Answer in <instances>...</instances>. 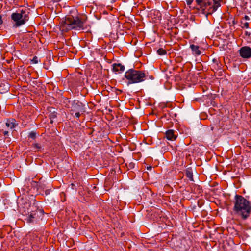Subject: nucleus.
I'll use <instances>...</instances> for the list:
<instances>
[{
  "mask_svg": "<svg viewBox=\"0 0 251 251\" xmlns=\"http://www.w3.org/2000/svg\"><path fill=\"white\" fill-rule=\"evenodd\" d=\"M87 18L86 16L82 17L69 16L63 19L60 22V28L62 31H67L72 29L76 30H88L89 25L86 22Z\"/></svg>",
  "mask_w": 251,
  "mask_h": 251,
  "instance_id": "1",
  "label": "nucleus"
},
{
  "mask_svg": "<svg viewBox=\"0 0 251 251\" xmlns=\"http://www.w3.org/2000/svg\"><path fill=\"white\" fill-rule=\"evenodd\" d=\"M233 204V211L241 219L246 220L251 216V204L242 196L236 194Z\"/></svg>",
  "mask_w": 251,
  "mask_h": 251,
  "instance_id": "2",
  "label": "nucleus"
},
{
  "mask_svg": "<svg viewBox=\"0 0 251 251\" xmlns=\"http://www.w3.org/2000/svg\"><path fill=\"white\" fill-rule=\"evenodd\" d=\"M19 207L22 214L26 216L25 220L28 223L37 222L40 216L43 215V210L39 209L35 200L32 204L26 202L23 206H19Z\"/></svg>",
  "mask_w": 251,
  "mask_h": 251,
  "instance_id": "3",
  "label": "nucleus"
},
{
  "mask_svg": "<svg viewBox=\"0 0 251 251\" xmlns=\"http://www.w3.org/2000/svg\"><path fill=\"white\" fill-rule=\"evenodd\" d=\"M223 0H196L206 16L215 12L220 7Z\"/></svg>",
  "mask_w": 251,
  "mask_h": 251,
  "instance_id": "4",
  "label": "nucleus"
},
{
  "mask_svg": "<svg viewBox=\"0 0 251 251\" xmlns=\"http://www.w3.org/2000/svg\"><path fill=\"white\" fill-rule=\"evenodd\" d=\"M124 76L127 81V85H129L143 82L147 76L145 71L131 69L125 72Z\"/></svg>",
  "mask_w": 251,
  "mask_h": 251,
  "instance_id": "5",
  "label": "nucleus"
},
{
  "mask_svg": "<svg viewBox=\"0 0 251 251\" xmlns=\"http://www.w3.org/2000/svg\"><path fill=\"white\" fill-rule=\"evenodd\" d=\"M28 14L26 9H19L12 13L11 19L14 23L13 27H18L25 25L29 20Z\"/></svg>",
  "mask_w": 251,
  "mask_h": 251,
  "instance_id": "6",
  "label": "nucleus"
},
{
  "mask_svg": "<svg viewBox=\"0 0 251 251\" xmlns=\"http://www.w3.org/2000/svg\"><path fill=\"white\" fill-rule=\"evenodd\" d=\"M240 56L244 58L251 57V48L248 46L241 47L239 50Z\"/></svg>",
  "mask_w": 251,
  "mask_h": 251,
  "instance_id": "7",
  "label": "nucleus"
},
{
  "mask_svg": "<svg viewBox=\"0 0 251 251\" xmlns=\"http://www.w3.org/2000/svg\"><path fill=\"white\" fill-rule=\"evenodd\" d=\"M83 107V104L81 102L77 100H75L72 103L71 111L72 112L82 111Z\"/></svg>",
  "mask_w": 251,
  "mask_h": 251,
  "instance_id": "8",
  "label": "nucleus"
},
{
  "mask_svg": "<svg viewBox=\"0 0 251 251\" xmlns=\"http://www.w3.org/2000/svg\"><path fill=\"white\" fill-rule=\"evenodd\" d=\"M165 136L168 140L174 141L177 138V135L175 134L174 130H168L165 132Z\"/></svg>",
  "mask_w": 251,
  "mask_h": 251,
  "instance_id": "9",
  "label": "nucleus"
},
{
  "mask_svg": "<svg viewBox=\"0 0 251 251\" xmlns=\"http://www.w3.org/2000/svg\"><path fill=\"white\" fill-rule=\"evenodd\" d=\"M112 70L115 73H121L125 70V66L120 63H114L112 65Z\"/></svg>",
  "mask_w": 251,
  "mask_h": 251,
  "instance_id": "10",
  "label": "nucleus"
},
{
  "mask_svg": "<svg viewBox=\"0 0 251 251\" xmlns=\"http://www.w3.org/2000/svg\"><path fill=\"white\" fill-rule=\"evenodd\" d=\"M17 125L18 124L16 123V120L14 119H8L6 123V126L10 129L15 128Z\"/></svg>",
  "mask_w": 251,
  "mask_h": 251,
  "instance_id": "11",
  "label": "nucleus"
},
{
  "mask_svg": "<svg viewBox=\"0 0 251 251\" xmlns=\"http://www.w3.org/2000/svg\"><path fill=\"white\" fill-rule=\"evenodd\" d=\"M191 191L196 194H199L202 192L201 187L196 184H193L191 187Z\"/></svg>",
  "mask_w": 251,
  "mask_h": 251,
  "instance_id": "12",
  "label": "nucleus"
},
{
  "mask_svg": "<svg viewBox=\"0 0 251 251\" xmlns=\"http://www.w3.org/2000/svg\"><path fill=\"white\" fill-rule=\"evenodd\" d=\"M185 175L186 176L191 180L194 181L193 180V170L192 168L189 167L186 169L185 170Z\"/></svg>",
  "mask_w": 251,
  "mask_h": 251,
  "instance_id": "13",
  "label": "nucleus"
},
{
  "mask_svg": "<svg viewBox=\"0 0 251 251\" xmlns=\"http://www.w3.org/2000/svg\"><path fill=\"white\" fill-rule=\"evenodd\" d=\"M190 48L195 54L197 55L201 54V52L199 50V47L198 46L192 44L190 45Z\"/></svg>",
  "mask_w": 251,
  "mask_h": 251,
  "instance_id": "14",
  "label": "nucleus"
},
{
  "mask_svg": "<svg viewBox=\"0 0 251 251\" xmlns=\"http://www.w3.org/2000/svg\"><path fill=\"white\" fill-rule=\"evenodd\" d=\"M31 184L33 186H37L38 187V189L39 190L40 189H44L45 188V185H41L40 184L39 185L38 184V183L36 181H32Z\"/></svg>",
  "mask_w": 251,
  "mask_h": 251,
  "instance_id": "15",
  "label": "nucleus"
},
{
  "mask_svg": "<svg viewBox=\"0 0 251 251\" xmlns=\"http://www.w3.org/2000/svg\"><path fill=\"white\" fill-rule=\"evenodd\" d=\"M157 53L159 55H163L166 54L167 51L163 48H159L157 50Z\"/></svg>",
  "mask_w": 251,
  "mask_h": 251,
  "instance_id": "16",
  "label": "nucleus"
},
{
  "mask_svg": "<svg viewBox=\"0 0 251 251\" xmlns=\"http://www.w3.org/2000/svg\"><path fill=\"white\" fill-rule=\"evenodd\" d=\"M49 117L50 119V123H52L53 119L57 117V113L55 112H52L49 114Z\"/></svg>",
  "mask_w": 251,
  "mask_h": 251,
  "instance_id": "17",
  "label": "nucleus"
},
{
  "mask_svg": "<svg viewBox=\"0 0 251 251\" xmlns=\"http://www.w3.org/2000/svg\"><path fill=\"white\" fill-rule=\"evenodd\" d=\"M32 147L36 149L37 151H40L42 149V146L40 144L38 143H33L32 144Z\"/></svg>",
  "mask_w": 251,
  "mask_h": 251,
  "instance_id": "18",
  "label": "nucleus"
},
{
  "mask_svg": "<svg viewBox=\"0 0 251 251\" xmlns=\"http://www.w3.org/2000/svg\"><path fill=\"white\" fill-rule=\"evenodd\" d=\"M29 137L33 139H35L36 137V133L34 131H32L29 133Z\"/></svg>",
  "mask_w": 251,
  "mask_h": 251,
  "instance_id": "19",
  "label": "nucleus"
},
{
  "mask_svg": "<svg viewBox=\"0 0 251 251\" xmlns=\"http://www.w3.org/2000/svg\"><path fill=\"white\" fill-rule=\"evenodd\" d=\"M249 24L248 22H245V23H243V26L242 27L243 28L245 27L246 28H249Z\"/></svg>",
  "mask_w": 251,
  "mask_h": 251,
  "instance_id": "20",
  "label": "nucleus"
},
{
  "mask_svg": "<svg viewBox=\"0 0 251 251\" xmlns=\"http://www.w3.org/2000/svg\"><path fill=\"white\" fill-rule=\"evenodd\" d=\"M75 116L79 118L80 116V111H75Z\"/></svg>",
  "mask_w": 251,
  "mask_h": 251,
  "instance_id": "21",
  "label": "nucleus"
},
{
  "mask_svg": "<svg viewBox=\"0 0 251 251\" xmlns=\"http://www.w3.org/2000/svg\"><path fill=\"white\" fill-rule=\"evenodd\" d=\"M33 62H34L35 63H38V58L37 57H34L33 59Z\"/></svg>",
  "mask_w": 251,
  "mask_h": 251,
  "instance_id": "22",
  "label": "nucleus"
},
{
  "mask_svg": "<svg viewBox=\"0 0 251 251\" xmlns=\"http://www.w3.org/2000/svg\"><path fill=\"white\" fill-rule=\"evenodd\" d=\"M244 19L246 20H250V18L248 16L245 15L244 17Z\"/></svg>",
  "mask_w": 251,
  "mask_h": 251,
  "instance_id": "23",
  "label": "nucleus"
},
{
  "mask_svg": "<svg viewBox=\"0 0 251 251\" xmlns=\"http://www.w3.org/2000/svg\"><path fill=\"white\" fill-rule=\"evenodd\" d=\"M3 23V20L2 19L1 15H0V25H1Z\"/></svg>",
  "mask_w": 251,
  "mask_h": 251,
  "instance_id": "24",
  "label": "nucleus"
},
{
  "mask_svg": "<svg viewBox=\"0 0 251 251\" xmlns=\"http://www.w3.org/2000/svg\"><path fill=\"white\" fill-rule=\"evenodd\" d=\"M3 134L4 136H6V135H7L8 134V131H4L3 132Z\"/></svg>",
  "mask_w": 251,
  "mask_h": 251,
  "instance_id": "25",
  "label": "nucleus"
},
{
  "mask_svg": "<svg viewBox=\"0 0 251 251\" xmlns=\"http://www.w3.org/2000/svg\"><path fill=\"white\" fill-rule=\"evenodd\" d=\"M251 33H249L248 31H246L245 32V35H247V36H249L250 35Z\"/></svg>",
  "mask_w": 251,
  "mask_h": 251,
  "instance_id": "26",
  "label": "nucleus"
},
{
  "mask_svg": "<svg viewBox=\"0 0 251 251\" xmlns=\"http://www.w3.org/2000/svg\"><path fill=\"white\" fill-rule=\"evenodd\" d=\"M49 193H50V191H49V190H46L45 191V194H46V195H48V194H49Z\"/></svg>",
  "mask_w": 251,
  "mask_h": 251,
  "instance_id": "27",
  "label": "nucleus"
},
{
  "mask_svg": "<svg viewBox=\"0 0 251 251\" xmlns=\"http://www.w3.org/2000/svg\"><path fill=\"white\" fill-rule=\"evenodd\" d=\"M152 168V167L151 166H149V167H147V170H151Z\"/></svg>",
  "mask_w": 251,
  "mask_h": 251,
  "instance_id": "28",
  "label": "nucleus"
},
{
  "mask_svg": "<svg viewBox=\"0 0 251 251\" xmlns=\"http://www.w3.org/2000/svg\"><path fill=\"white\" fill-rule=\"evenodd\" d=\"M191 2H191V1H188V2H187V4H188V5H189V4H190L191 3Z\"/></svg>",
  "mask_w": 251,
  "mask_h": 251,
  "instance_id": "29",
  "label": "nucleus"
},
{
  "mask_svg": "<svg viewBox=\"0 0 251 251\" xmlns=\"http://www.w3.org/2000/svg\"><path fill=\"white\" fill-rule=\"evenodd\" d=\"M150 78L151 79H153V77L152 76H150Z\"/></svg>",
  "mask_w": 251,
  "mask_h": 251,
  "instance_id": "30",
  "label": "nucleus"
},
{
  "mask_svg": "<svg viewBox=\"0 0 251 251\" xmlns=\"http://www.w3.org/2000/svg\"><path fill=\"white\" fill-rule=\"evenodd\" d=\"M61 0H54V1L55 2H59Z\"/></svg>",
  "mask_w": 251,
  "mask_h": 251,
  "instance_id": "31",
  "label": "nucleus"
}]
</instances>
